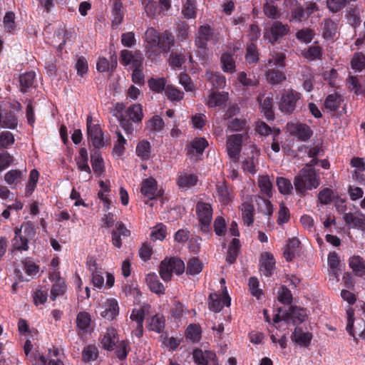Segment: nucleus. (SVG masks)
<instances>
[{
	"label": "nucleus",
	"instance_id": "nucleus-1",
	"mask_svg": "<svg viewBox=\"0 0 365 365\" xmlns=\"http://www.w3.org/2000/svg\"><path fill=\"white\" fill-rule=\"evenodd\" d=\"M113 116H115L120 125L124 130L125 135H133L135 130L133 123H139L143 117V108L140 104H133L128 108L121 103H116L111 110Z\"/></svg>",
	"mask_w": 365,
	"mask_h": 365
},
{
	"label": "nucleus",
	"instance_id": "nucleus-2",
	"mask_svg": "<svg viewBox=\"0 0 365 365\" xmlns=\"http://www.w3.org/2000/svg\"><path fill=\"white\" fill-rule=\"evenodd\" d=\"M295 190L301 193L316 189L320 184L319 175L314 168H303L293 180Z\"/></svg>",
	"mask_w": 365,
	"mask_h": 365
},
{
	"label": "nucleus",
	"instance_id": "nucleus-3",
	"mask_svg": "<svg viewBox=\"0 0 365 365\" xmlns=\"http://www.w3.org/2000/svg\"><path fill=\"white\" fill-rule=\"evenodd\" d=\"M185 268L183 261L176 257H171L168 259H165L161 262L159 273L160 277L166 282L171 279L173 273L178 275L182 274Z\"/></svg>",
	"mask_w": 365,
	"mask_h": 365
},
{
	"label": "nucleus",
	"instance_id": "nucleus-4",
	"mask_svg": "<svg viewBox=\"0 0 365 365\" xmlns=\"http://www.w3.org/2000/svg\"><path fill=\"white\" fill-rule=\"evenodd\" d=\"M196 214L199 220V229L203 234H210L212 209L210 204L198 202L196 205Z\"/></svg>",
	"mask_w": 365,
	"mask_h": 365
},
{
	"label": "nucleus",
	"instance_id": "nucleus-5",
	"mask_svg": "<svg viewBox=\"0 0 365 365\" xmlns=\"http://www.w3.org/2000/svg\"><path fill=\"white\" fill-rule=\"evenodd\" d=\"M207 145L205 138H193L186 147L187 158L193 163L200 160Z\"/></svg>",
	"mask_w": 365,
	"mask_h": 365
},
{
	"label": "nucleus",
	"instance_id": "nucleus-6",
	"mask_svg": "<svg viewBox=\"0 0 365 365\" xmlns=\"http://www.w3.org/2000/svg\"><path fill=\"white\" fill-rule=\"evenodd\" d=\"M300 98V93L294 91H285L279 101V109L286 113H291L296 107L297 101Z\"/></svg>",
	"mask_w": 365,
	"mask_h": 365
},
{
	"label": "nucleus",
	"instance_id": "nucleus-7",
	"mask_svg": "<svg viewBox=\"0 0 365 365\" xmlns=\"http://www.w3.org/2000/svg\"><path fill=\"white\" fill-rule=\"evenodd\" d=\"M308 317L306 309L297 307H290L287 311L282 313V319L287 323L292 322L294 325L304 322Z\"/></svg>",
	"mask_w": 365,
	"mask_h": 365
},
{
	"label": "nucleus",
	"instance_id": "nucleus-8",
	"mask_svg": "<svg viewBox=\"0 0 365 365\" xmlns=\"http://www.w3.org/2000/svg\"><path fill=\"white\" fill-rule=\"evenodd\" d=\"M305 143L302 146L307 150L309 158L321 156L324 153L323 142L321 138H299Z\"/></svg>",
	"mask_w": 365,
	"mask_h": 365
},
{
	"label": "nucleus",
	"instance_id": "nucleus-9",
	"mask_svg": "<svg viewBox=\"0 0 365 365\" xmlns=\"http://www.w3.org/2000/svg\"><path fill=\"white\" fill-rule=\"evenodd\" d=\"M289 29L287 25L282 24L279 21H275L271 26L269 31H266L264 37L270 43L277 41L279 38L288 34Z\"/></svg>",
	"mask_w": 365,
	"mask_h": 365
},
{
	"label": "nucleus",
	"instance_id": "nucleus-10",
	"mask_svg": "<svg viewBox=\"0 0 365 365\" xmlns=\"http://www.w3.org/2000/svg\"><path fill=\"white\" fill-rule=\"evenodd\" d=\"M343 218L349 227L361 230H365V215L361 211L344 213Z\"/></svg>",
	"mask_w": 365,
	"mask_h": 365
},
{
	"label": "nucleus",
	"instance_id": "nucleus-11",
	"mask_svg": "<svg viewBox=\"0 0 365 365\" xmlns=\"http://www.w3.org/2000/svg\"><path fill=\"white\" fill-rule=\"evenodd\" d=\"M287 132L296 137H311L313 134L309 125L299 121H292L287 124Z\"/></svg>",
	"mask_w": 365,
	"mask_h": 365
},
{
	"label": "nucleus",
	"instance_id": "nucleus-12",
	"mask_svg": "<svg viewBox=\"0 0 365 365\" xmlns=\"http://www.w3.org/2000/svg\"><path fill=\"white\" fill-rule=\"evenodd\" d=\"M257 101L259 103L260 111L267 119H272L274 116L273 112V94L272 93H264L259 96Z\"/></svg>",
	"mask_w": 365,
	"mask_h": 365
},
{
	"label": "nucleus",
	"instance_id": "nucleus-13",
	"mask_svg": "<svg viewBox=\"0 0 365 365\" xmlns=\"http://www.w3.org/2000/svg\"><path fill=\"white\" fill-rule=\"evenodd\" d=\"M198 181L197 176L189 170L180 172L177 178V184L181 190H187L195 186Z\"/></svg>",
	"mask_w": 365,
	"mask_h": 365
},
{
	"label": "nucleus",
	"instance_id": "nucleus-14",
	"mask_svg": "<svg viewBox=\"0 0 365 365\" xmlns=\"http://www.w3.org/2000/svg\"><path fill=\"white\" fill-rule=\"evenodd\" d=\"M216 355L211 351L196 349L192 352V358L197 365H215Z\"/></svg>",
	"mask_w": 365,
	"mask_h": 365
},
{
	"label": "nucleus",
	"instance_id": "nucleus-15",
	"mask_svg": "<svg viewBox=\"0 0 365 365\" xmlns=\"http://www.w3.org/2000/svg\"><path fill=\"white\" fill-rule=\"evenodd\" d=\"M141 194L146 198L152 200L160 195L156 180L153 178H146L143 180Z\"/></svg>",
	"mask_w": 365,
	"mask_h": 365
},
{
	"label": "nucleus",
	"instance_id": "nucleus-16",
	"mask_svg": "<svg viewBox=\"0 0 365 365\" xmlns=\"http://www.w3.org/2000/svg\"><path fill=\"white\" fill-rule=\"evenodd\" d=\"M327 262L329 268V279L338 282L341 271V264L337 253L330 252L328 255Z\"/></svg>",
	"mask_w": 365,
	"mask_h": 365
},
{
	"label": "nucleus",
	"instance_id": "nucleus-17",
	"mask_svg": "<svg viewBox=\"0 0 365 365\" xmlns=\"http://www.w3.org/2000/svg\"><path fill=\"white\" fill-rule=\"evenodd\" d=\"M275 268V260L273 255L269 252L263 253L259 260V270L262 274L269 277Z\"/></svg>",
	"mask_w": 365,
	"mask_h": 365
},
{
	"label": "nucleus",
	"instance_id": "nucleus-18",
	"mask_svg": "<svg viewBox=\"0 0 365 365\" xmlns=\"http://www.w3.org/2000/svg\"><path fill=\"white\" fill-rule=\"evenodd\" d=\"M212 34V29L209 25L200 26L195 36L196 46L200 48H205L207 42L210 40Z\"/></svg>",
	"mask_w": 365,
	"mask_h": 365
},
{
	"label": "nucleus",
	"instance_id": "nucleus-19",
	"mask_svg": "<svg viewBox=\"0 0 365 365\" xmlns=\"http://www.w3.org/2000/svg\"><path fill=\"white\" fill-rule=\"evenodd\" d=\"M142 56L139 52L133 53L128 50H123L120 52V62L125 66L132 64L133 67H138L142 63Z\"/></svg>",
	"mask_w": 365,
	"mask_h": 365
},
{
	"label": "nucleus",
	"instance_id": "nucleus-20",
	"mask_svg": "<svg viewBox=\"0 0 365 365\" xmlns=\"http://www.w3.org/2000/svg\"><path fill=\"white\" fill-rule=\"evenodd\" d=\"M228 100L227 93H217L210 91L205 103L210 108H215L222 106Z\"/></svg>",
	"mask_w": 365,
	"mask_h": 365
},
{
	"label": "nucleus",
	"instance_id": "nucleus-21",
	"mask_svg": "<svg viewBox=\"0 0 365 365\" xmlns=\"http://www.w3.org/2000/svg\"><path fill=\"white\" fill-rule=\"evenodd\" d=\"M89 271L92 274V283L94 287L101 288L104 284V277L103 272L97 267V264L93 259L87 262Z\"/></svg>",
	"mask_w": 365,
	"mask_h": 365
},
{
	"label": "nucleus",
	"instance_id": "nucleus-22",
	"mask_svg": "<svg viewBox=\"0 0 365 365\" xmlns=\"http://www.w3.org/2000/svg\"><path fill=\"white\" fill-rule=\"evenodd\" d=\"M242 145V138H228L227 142V151L234 163L239 160V155Z\"/></svg>",
	"mask_w": 365,
	"mask_h": 365
},
{
	"label": "nucleus",
	"instance_id": "nucleus-23",
	"mask_svg": "<svg viewBox=\"0 0 365 365\" xmlns=\"http://www.w3.org/2000/svg\"><path fill=\"white\" fill-rule=\"evenodd\" d=\"M104 310L101 312V316L108 319H113L119 314V307L116 299H108L104 303Z\"/></svg>",
	"mask_w": 365,
	"mask_h": 365
},
{
	"label": "nucleus",
	"instance_id": "nucleus-24",
	"mask_svg": "<svg viewBox=\"0 0 365 365\" xmlns=\"http://www.w3.org/2000/svg\"><path fill=\"white\" fill-rule=\"evenodd\" d=\"M210 309L215 312H220L224 306L229 307L230 305V298L227 295L224 296L222 299H220L216 294H210Z\"/></svg>",
	"mask_w": 365,
	"mask_h": 365
},
{
	"label": "nucleus",
	"instance_id": "nucleus-25",
	"mask_svg": "<svg viewBox=\"0 0 365 365\" xmlns=\"http://www.w3.org/2000/svg\"><path fill=\"white\" fill-rule=\"evenodd\" d=\"M91 319L88 313L82 312L78 314L76 317V325L81 336L89 331Z\"/></svg>",
	"mask_w": 365,
	"mask_h": 365
},
{
	"label": "nucleus",
	"instance_id": "nucleus-26",
	"mask_svg": "<svg viewBox=\"0 0 365 365\" xmlns=\"http://www.w3.org/2000/svg\"><path fill=\"white\" fill-rule=\"evenodd\" d=\"M349 265L356 275H365V260L359 255H354L349 259Z\"/></svg>",
	"mask_w": 365,
	"mask_h": 365
},
{
	"label": "nucleus",
	"instance_id": "nucleus-27",
	"mask_svg": "<svg viewBox=\"0 0 365 365\" xmlns=\"http://www.w3.org/2000/svg\"><path fill=\"white\" fill-rule=\"evenodd\" d=\"M145 279L148 286L153 292L157 294H161L164 293L165 287L163 284L158 280L156 274L153 272L149 273L147 274Z\"/></svg>",
	"mask_w": 365,
	"mask_h": 365
},
{
	"label": "nucleus",
	"instance_id": "nucleus-28",
	"mask_svg": "<svg viewBox=\"0 0 365 365\" xmlns=\"http://www.w3.org/2000/svg\"><path fill=\"white\" fill-rule=\"evenodd\" d=\"M158 45L164 51H168L175 45V37L172 33L165 31L158 39Z\"/></svg>",
	"mask_w": 365,
	"mask_h": 365
},
{
	"label": "nucleus",
	"instance_id": "nucleus-29",
	"mask_svg": "<svg viewBox=\"0 0 365 365\" xmlns=\"http://www.w3.org/2000/svg\"><path fill=\"white\" fill-rule=\"evenodd\" d=\"M118 341L116 330L113 328H109L102 339V344L105 349L110 351L114 349Z\"/></svg>",
	"mask_w": 365,
	"mask_h": 365
},
{
	"label": "nucleus",
	"instance_id": "nucleus-30",
	"mask_svg": "<svg viewBox=\"0 0 365 365\" xmlns=\"http://www.w3.org/2000/svg\"><path fill=\"white\" fill-rule=\"evenodd\" d=\"M256 132L264 136L272 135L276 137L280 134V130L277 128H271L263 121H257L255 125Z\"/></svg>",
	"mask_w": 365,
	"mask_h": 365
},
{
	"label": "nucleus",
	"instance_id": "nucleus-31",
	"mask_svg": "<svg viewBox=\"0 0 365 365\" xmlns=\"http://www.w3.org/2000/svg\"><path fill=\"white\" fill-rule=\"evenodd\" d=\"M265 77L267 81L273 85L281 83L286 80L285 74L283 72L272 68L266 71Z\"/></svg>",
	"mask_w": 365,
	"mask_h": 365
},
{
	"label": "nucleus",
	"instance_id": "nucleus-32",
	"mask_svg": "<svg viewBox=\"0 0 365 365\" xmlns=\"http://www.w3.org/2000/svg\"><path fill=\"white\" fill-rule=\"evenodd\" d=\"M243 222L247 226L251 225L254 222V207L249 202H244L240 206Z\"/></svg>",
	"mask_w": 365,
	"mask_h": 365
},
{
	"label": "nucleus",
	"instance_id": "nucleus-33",
	"mask_svg": "<svg viewBox=\"0 0 365 365\" xmlns=\"http://www.w3.org/2000/svg\"><path fill=\"white\" fill-rule=\"evenodd\" d=\"M123 19L122 4L115 2L112 8V28L115 29L121 24Z\"/></svg>",
	"mask_w": 365,
	"mask_h": 365
},
{
	"label": "nucleus",
	"instance_id": "nucleus-34",
	"mask_svg": "<svg viewBox=\"0 0 365 365\" xmlns=\"http://www.w3.org/2000/svg\"><path fill=\"white\" fill-rule=\"evenodd\" d=\"M21 228L16 229L15 230V237L12 240V246L14 249L18 250H27L28 246V238L23 237L21 235Z\"/></svg>",
	"mask_w": 365,
	"mask_h": 365
},
{
	"label": "nucleus",
	"instance_id": "nucleus-35",
	"mask_svg": "<svg viewBox=\"0 0 365 365\" xmlns=\"http://www.w3.org/2000/svg\"><path fill=\"white\" fill-rule=\"evenodd\" d=\"M240 247V240L237 238H233L229 245L227 255L226 257V260L229 264H232L235 261Z\"/></svg>",
	"mask_w": 365,
	"mask_h": 365
},
{
	"label": "nucleus",
	"instance_id": "nucleus-36",
	"mask_svg": "<svg viewBox=\"0 0 365 365\" xmlns=\"http://www.w3.org/2000/svg\"><path fill=\"white\" fill-rule=\"evenodd\" d=\"M205 76L207 80L209 81L215 88H222L226 85L225 78L220 73H213L207 71L206 72Z\"/></svg>",
	"mask_w": 365,
	"mask_h": 365
},
{
	"label": "nucleus",
	"instance_id": "nucleus-37",
	"mask_svg": "<svg viewBox=\"0 0 365 365\" xmlns=\"http://www.w3.org/2000/svg\"><path fill=\"white\" fill-rule=\"evenodd\" d=\"M196 0H186L183 4L182 14L187 19H195L197 15Z\"/></svg>",
	"mask_w": 365,
	"mask_h": 365
},
{
	"label": "nucleus",
	"instance_id": "nucleus-38",
	"mask_svg": "<svg viewBox=\"0 0 365 365\" xmlns=\"http://www.w3.org/2000/svg\"><path fill=\"white\" fill-rule=\"evenodd\" d=\"M292 337L299 345L307 346L310 343L312 334L309 332H303L301 329L296 328Z\"/></svg>",
	"mask_w": 365,
	"mask_h": 365
},
{
	"label": "nucleus",
	"instance_id": "nucleus-39",
	"mask_svg": "<svg viewBox=\"0 0 365 365\" xmlns=\"http://www.w3.org/2000/svg\"><path fill=\"white\" fill-rule=\"evenodd\" d=\"M337 33L336 24L330 19H326L323 24V36L326 39H332Z\"/></svg>",
	"mask_w": 365,
	"mask_h": 365
},
{
	"label": "nucleus",
	"instance_id": "nucleus-40",
	"mask_svg": "<svg viewBox=\"0 0 365 365\" xmlns=\"http://www.w3.org/2000/svg\"><path fill=\"white\" fill-rule=\"evenodd\" d=\"M86 124L88 137H103V133L100 125L93 120L91 115L87 117Z\"/></svg>",
	"mask_w": 365,
	"mask_h": 365
},
{
	"label": "nucleus",
	"instance_id": "nucleus-41",
	"mask_svg": "<svg viewBox=\"0 0 365 365\" xmlns=\"http://www.w3.org/2000/svg\"><path fill=\"white\" fill-rule=\"evenodd\" d=\"M35 78V73L33 71L27 72L21 75L19 78L21 91L26 93L28 89L32 86Z\"/></svg>",
	"mask_w": 365,
	"mask_h": 365
},
{
	"label": "nucleus",
	"instance_id": "nucleus-42",
	"mask_svg": "<svg viewBox=\"0 0 365 365\" xmlns=\"http://www.w3.org/2000/svg\"><path fill=\"white\" fill-rule=\"evenodd\" d=\"M255 200L257 204V209L260 212L268 216L272 214V205L268 200L262 198L260 196H256Z\"/></svg>",
	"mask_w": 365,
	"mask_h": 365
},
{
	"label": "nucleus",
	"instance_id": "nucleus-43",
	"mask_svg": "<svg viewBox=\"0 0 365 365\" xmlns=\"http://www.w3.org/2000/svg\"><path fill=\"white\" fill-rule=\"evenodd\" d=\"M202 262L197 258H191L187 263L186 274L192 276L198 274L202 272Z\"/></svg>",
	"mask_w": 365,
	"mask_h": 365
},
{
	"label": "nucleus",
	"instance_id": "nucleus-44",
	"mask_svg": "<svg viewBox=\"0 0 365 365\" xmlns=\"http://www.w3.org/2000/svg\"><path fill=\"white\" fill-rule=\"evenodd\" d=\"M160 36L154 28H148L145 33L144 39L149 48L155 47L158 45Z\"/></svg>",
	"mask_w": 365,
	"mask_h": 365
},
{
	"label": "nucleus",
	"instance_id": "nucleus-45",
	"mask_svg": "<svg viewBox=\"0 0 365 365\" xmlns=\"http://www.w3.org/2000/svg\"><path fill=\"white\" fill-rule=\"evenodd\" d=\"M271 58L267 61L268 66L272 67L273 66L283 68L285 66V54L282 52L273 51L270 54Z\"/></svg>",
	"mask_w": 365,
	"mask_h": 365
},
{
	"label": "nucleus",
	"instance_id": "nucleus-46",
	"mask_svg": "<svg viewBox=\"0 0 365 365\" xmlns=\"http://www.w3.org/2000/svg\"><path fill=\"white\" fill-rule=\"evenodd\" d=\"M98 354V349L94 345H88L83 348L82 358L85 362L95 361Z\"/></svg>",
	"mask_w": 365,
	"mask_h": 365
},
{
	"label": "nucleus",
	"instance_id": "nucleus-47",
	"mask_svg": "<svg viewBox=\"0 0 365 365\" xmlns=\"http://www.w3.org/2000/svg\"><path fill=\"white\" fill-rule=\"evenodd\" d=\"M148 326L150 330L160 333L165 327V319L163 316L156 314L150 319Z\"/></svg>",
	"mask_w": 365,
	"mask_h": 365
},
{
	"label": "nucleus",
	"instance_id": "nucleus-48",
	"mask_svg": "<svg viewBox=\"0 0 365 365\" xmlns=\"http://www.w3.org/2000/svg\"><path fill=\"white\" fill-rule=\"evenodd\" d=\"M150 144L148 140H143L137 145L136 153L139 157L147 160L150 156Z\"/></svg>",
	"mask_w": 365,
	"mask_h": 365
},
{
	"label": "nucleus",
	"instance_id": "nucleus-49",
	"mask_svg": "<svg viewBox=\"0 0 365 365\" xmlns=\"http://www.w3.org/2000/svg\"><path fill=\"white\" fill-rule=\"evenodd\" d=\"M258 186L262 192L269 197L272 194V185L267 175H262L258 178Z\"/></svg>",
	"mask_w": 365,
	"mask_h": 365
},
{
	"label": "nucleus",
	"instance_id": "nucleus-50",
	"mask_svg": "<svg viewBox=\"0 0 365 365\" xmlns=\"http://www.w3.org/2000/svg\"><path fill=\"white\" fill-rule=\"evenodd\" d=\"M222 69L225 72L232 73L235 71V64L231 54L225 53L221 56Z\"/></svg>",
	"mask_w": 365,
	"mask_h": 365
},
{
	"label": "nucleus",
	"instance_id": "nucleus-51",
	"mask_svg": "<svg viewBox=\"0 0 365 365\" xmlns=\"http://www.w3.org/2000/svg\"><path fill=\"white\" fill-rule=\"evenodd\" d=\"M91 165L94 173L100 176L104 171L103 158L96 152L91 155Z\"/></svg>",
	"mask_w": 365,
	"mask_h": 365
},
{
	"label": "nucleus",
	"instance_id": "nucleus-52",
	"mask_svg": "<svg viewBox=\"0 0 365 365\" xmlns=\"http://www.w3.org/2000/svg\"><path fill=\"white\" fill-rule=\"evenodd\" d=\"M23 178V173L19 170H11L4 175L5 181L10 185L17 184Z\"/></svg>",
	"mask_w": 365,
	"mask_h": 365
},
{
	"label": "nucleus",
	"instance_id": "nucleus-53",
	"mask_svg": "<svg viewBox=\"0 0 365 365\" xmlns=\"http://www.w3.org/2000/svg\"><path fill=\"white\" fill-rule=\"evenodd\" d=\"M163 127V120L158 115L151 118L146 123V128L153 132L160 131Z\"/></svg>",
	"mask_w": 365,
	"mask_h": 365
},
{
	"label": "nucleus",
	"instance_id": "nucleus-54",
	"mask_svg": "<svg viewBox=\"0 0 365 365\" xmlns=\"http://www.w3.org/2000/svg\"><path fill=\"white\" fill-rule=\"evenodd\" d=\"M341 102L340 96L336 93H332L329 95L324 102V106L326 108L334 111L336 110Z\"/></svg>",
	"mask_w": 365,
	"mask_h": 365
},
{
	"label": "nucleus",
	"instance_id": "nucleus-55",
	"mask_svg": "<svg viewBox=\"0 0 365 365\" xmlns=\"http://www.w3.org/2000/svg\"><path fill=\"white\" fill-rule=\"evenodd\" d=\"M165 94L171 101H180L184 96V93L182 91L170 86H168L165 88Z\"/></svg>",
	"mask_w": 365,
	"mask_h": 365
},
{
	"label": "nucleus",
	"instance_id": "nucleus-56",
	"mask_svg": "<svg viewBox=\"0 0 365 365\" xmlns=\"http://www.w3.org/2000/svg\"><path fill=\"white\" fill-rule=\"evenodd\" d=\"M277 185L279 191L283 195H288L293 188L290 180L287 178L279 177L277 178Z\"/></svg>",
	"mask_w": 365,
	"mask_h": 365
},
{
	"label": "nucleus",
	"instance_id": "nucleus-57",
	"mask_svg": "<svg viewBox=\"0 0 365 365\" xmlns=\"http://www.w3.org/2000/svg\"><path fill=\"white\" fill-rule=\"evenodd\" d=\"M353 69L361 71L365 68V56L362 53H356L351 61Z\"/></svg>",
	"mask_w": 365,
	"mask_h": 365
},
{
	"label": "nucleus",
	"instance_id": "nucleus-58",
	"mask_svg": "<svg viewBox=\"0 0 365 365\" xmlns=\"http://www.w3.org/2000/svg\"><path fill=\"white\" fill-rule=\"evenodd\" d=\"M148 83L150 88L155 92L160 93L165 90L166 81L164 78H150Z\"/></svg>",
	"mask_w": 365,
	"mask_h": 365
},
{
	"label": "nucleus",
	"instance_id": "nucleus-59",
	"mask_svg": "<svg viewBox=\"0 0 365 365\" xmlns=\"http://www.w3.org/2000/svg\"><path fill=\"white\" fill-rule=\"evenodd\" d=\"M166 236V227L162 224H158L153 227L150 233V238L152 240H163Z\"/></svg>",
	"mask_w": 365,
	"mask_h": 365
},
{
	"label": "nucleus",
	"instance_id": "nucleus-60",
	"mask_svg": "<svg viewBox=\"0 0 365 365\" xmlns=\"http://www.w3.org/2000/svg\"><path fill=\"white\" fill-rule=\"evenodd\" d=\"M66 288L64 280H60L58 282L54 283L51 289V299L54 301L57 297L63 295Z\"/></svg>",
	"mask_w": 365,
	"mask_h": 365
},
{
	"label": "nucleus",
	"instance_id": "nucleus-61",
	"mask_svg": "<svg viewBox=\"0 0 365 365\" xmlns=\"http://www.w3.org/2000/svg\"><path fill=\"white\" fill-rule=\"evenodd\" d=\"M264 12L269 19H278L280 16V12L278 11L272 1L267 2L264 4Z\"/></svg>",
	"mask_w": 365,
	"mask_h": 365
},
{
	"label": "nucleus",
	"instance_id": "nucleus-62",
	"mask_svg": "<svg viewBox=\"0 0 365 365\" xmlns=\"http://www.w3.org/2000/svg\"><path fill=\"white\" fill-rule=\"evenodd\" d=\"M117 65V61L115 60L110 65L108 61L106 58H99L97 61V69L100 72H106L110 70H113Z\"/></svg>",
	"mask_w": 365,
	"mask_h": 365
},
{
	"label": "nucleus",
	"instance_id": "nucleus-63",
	"mask_svg": "<svg viewBox=\"0 0 365 365\" xmlns=\"http://www.w3.org/2000/svg\"><path fill=\"white\" fill-rule=\"evenodd\" d=\"M200 329L195 324H190L186 331L187 338L192 342H197L200 339Z\"/></svg>",
	"mask_w": 365,
	"mask_h": 365
},
{
	"label": "nucleus",
	"instance_id": "nucleus-64",
	"mask_svg": "<svg viewBox=\"0 0 365 365\" xmlns=\"http://www.w3.org/2000/svg\"><path fill=\"white\" fill-rule=\"evenodd\" d=\"M249 289L252 296L260 299L263 294L262 290L259 288V281L256 277H250L249 279Z\"/></svg>",
	"mask_w": 365,
	"mask_h": 365
}]
</instances>
